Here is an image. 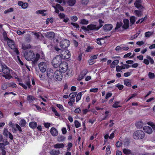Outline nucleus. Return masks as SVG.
<instances>
[{
    "label": "nucleus",
    "instance_id": "obj_1",
    "mask_svg": "<svg viewBox=\"0 0 155 155\" xmlns=\"http://www.w3.org/2000/svg\"><path fill=\"white\" fill-rule=\"evenodd\" d=\"M25 58L28 61H31L34 63H36L40 58V54H37L35 56L33 52L31 50L25 51L24 53Z\"/></svg>",
    "mask_w": 155,
    "mask_h": 155
},
{
    "label": "nucleus",
    "instance_id": "obj_2",
    "mask_svg": "<svg viewBox=\"0 0 155 155\" xmlns=\"http://www.w3.org/2000/svg\"><path fill=\"white\" fill-rule=\"evenodd\" d=\"M55 49L59 53H60V55L62 59H68L70 57V53L68 51L66 50H61L58 48L57 47H55Z\"/></svg>",
    "mask_w": 155,
    "mask_h": 155
},
{
    "label": "nucleus",
    "instance_id": "obj_3",
    "mask_svg": "<svg viewBox=\"0 0 155 155\" xmlns=\"http://www.w3.org/2000/svg\"><path fill=\"white\" fill-rule=\"evenodd\" d=\"M62 58L60 55H56L53 59L52 62V64L54 67L58 68L61 63Z\"/></svg>",
    "mask_w": 155,
    "mask_h": 155
},
{
    "label": "nucleus",
    "instance_id": "obj_4",
    "mask_svg": "<svg viewBox=\"0 0 155 155\" xmlns=\"http://www.w3.org/2000/svg\"><path fill=\"white\" fill-rule=\"evenodd\" d=\"M3 73L5 74L3 76L5 79H10L12 78L10 74V71L8 68L5 65L2 70Z\"/></svg>",
    "mask_w": 155,
    "mask_h": 155
},
{
    "label": "nucleus",
    "instance_id": "obj_5",
    "mask_svg": "<svg viewBox=\"0 0 155 155\" xmlns=\"http://www.w3.org/2000/svg\"><path fill=\"white\" fill-rule=\"evenodd\" d=\"M145 134L143 131L140 130L135 131L133 134V137L135 139H140L144 137Z\"/></svg>",
    "mask_w": 155,
    "mask_h": 155
},
{
    "label": "nucleus",
    "instance_id": "obj_6",
    "mask_svg": "<svg viewBox=\"0 0 155 155\" xmlns=\"http://www.w3.org/2000/svg\"><path fill=\"white\" fill-rule=\"evenodd\" d=\"M7 43L8 46L12 49H14V51L17 54H19V52L17 49L16 48V45L14 41L13 40L8 39Z\"/></svg>",
    "mask_w": 155,
    "mask_h": 155
},
{
    "label": "nucleus",
    "instance_id": "obj_7",
    "mask_svg": "<svg viewBox=\"0 0 155 155\" xmlns=\"http://www.w3.org/2000/svg\"><path fill=\"white\" fill-rule=\"evenodd\" d=\"M60 71L61 72L65 73L67 70L68 68V64L65 62L61 63L59 66Z\"/></svg>",
    "mask_w": 155,
    "mask_h": 155
},
{
    "label": "nucleus",
    "instance_id": "obj_8",
    "mask_svg": "<svg viewBox=\"0 0 155 155\" xmlns=\"http://www.w3.org/2000/svg\"><path fill=\"white\" fill-rule=\"evenodd\" d=\"M54 77L55 80L60 81L62 80L63 77L62 74L60 71H57L54 73Z\"/></svg>",
    "mask_w": 155,
    "mask_h": 155
},
{
    "label": "nucleus",
    "instance_id": "obj_9",
    "mask_svg": "<svg viewBox=\"0 0 155 155\" xmlns=\"http://www.w3.org/2000/svg\"><path fill=\"white\" fill-rule=\"evenodd\" d=\"M70 44L69 41L67 40H64L62 41L60 43V46L63 48H65L68 47Z\"/></svg>",
    "mask_w": 155,
    "mask_h": 155
},
{
    "label": "nucleus",
    "instance_id": "obj_10",
    "mask_svg": "<svg viewBox=\"0 0 155 155\" xmlns=\"http://www.w3.org/2000/svg\"><path fill=\"white\" fill-rule=\"evenodd\" d=\"M38 67L40 71L42 72H45L46 71L47 69V65L45 62H40L38 64Z\"/></svg>",
    "mask_w": 155,
    "mask_h": 155
},
{
    "label": "nucleus",
    "instance_id": "obj_11",
    "mask_svg": "<svg viewBox=\"0 0 155 155\" xmlns=\"http://www.w3.org/2000/svg\"><path fill=\"white\" fill-rule=\"evenodd\" d=\"M147 59H144L143 60V63L147 65H148L150 62V63L151 64H153L154 61L153 60V59L149 56H147L146 57Z\"/></svg>",
    "mask_w": 155,
    "mask_h": 155
},
{
    "label": "nucleus",
    "instance_id": "obj_12",
    "mask_svg": "<svg viewBox=\"0 0 155 155\" xmlns=\"http://www.w3.org/2000/svg\"><path fill=\"white\" fill-rule=\"evenodd\" d=\"M47 75L49 78H52L54 76V71L51 68H48L47 71Z\"/></svg>",
    "mask_w": 155,
    "mask_h": 155
},
{
    "label": "nucleus",
    "instance_id": "obj_13",
    "mask_svg": "<svg viewBox=\"0 0 155 155\" xmlns=\"http://www.w3.org/2000/svg\"><path fill=\"white\" fill-rule=\"evenodd\" d=\"M3 134L4 136L6 137L9 136V137L11 140H12L13 139V137L11 133L8 132V130L7 129H5L3 131Z\"/></svg>",
    "mask_w": 155,
    "mask_h": 155
},
{
    "label": "nucleus",
    "instance_id": "obj_14",
    "mask_svg": "<svg viewBox=\"0 0 155 155\" xmlns=\"http://www.w3.org/2000/svg\"><path fill=\"white\" fill-rule=\"evenodd\" d=\"M141 0H136L134 4L137 8L140 9H142L143 8V7L141 5Z\"/></svg>",
    "mask_w": 155,
    "mask_h": 155
},
{
    "label": "nucleus",
    "instance_id": "obj_15",
    "mask_svg": "<svg viewBox=\"0 0 155 155\" xmlns=\"http://www.w3.org/2000/svg\"><path fill=\"white\" fill-rule=\"evenodd\" d=\"M103 28L104 30L106 32L111 30L113 28V26L111 24H107L104 26Z\"/></svg>",
    "mask_w": 155,
    "mask_h": 155
},
{
    "label": "nucleus",
    "instance_id": "obj_16",
    "mask_svg": "<svg viewBox=\"0 0 155 155\" xmlns=\"http://www.w3.org/2000/svg\"><path fill=\"white\" fill-rule=\"evenodd\" d=\"M143 130L144 132L148 134H151L152 133V129L148 126H145L143 127Z\"/></svg>",
    "mask_w": 155,
    "mask_h": 155
},
{
    "label": "nucleus",
    "instance_id": "obj_17",
    "mask_svg": "<svg viewBox=\"0 0 155 155\" xmlns=\"http://www.w3.org/2000/svg\"><path fill=\"white\" fill-rule=\"evenodd\" d=\"M124 25L122 26L123 28L124 29H127L129 27V21L128 19H125L123 20Z\"/></svg>",
    "mask_w": 155,
    "mask_h": 155
},
{
    "label": "nucleus",
    "instance_id": "obj_18",
    "mask_svg": "<svg viewBox=\"0 0 155 155\" xmlns=\"http://www.w3.org/2000/svg\"><path fill=\"white\" fill-rule=\"evenodd\" d=\"M18 4L19 6H21L22 8L24 9L26 8L28 6V4L27 3H23L21 1L18 2Z\"/></svg>",
    "mask_w": 155,
    "mask_h": 155
},
{
    "label": "nucleus",
    "instance_id": "obj_19",
    "mask_svg": "<svg viewBox=\"0 0 155 155\" xmlns=\"http://www.w3.org/2000/svg\"><path fill=\"white\" fill-rule=\"evenodd\" d=\"M87 28H88V31L97 30L99 29V28H97V27L96 25L93 24L89 25H87Z\"/></svg>",
    "mask_w": 155,
    "mask_h": 155
},
{
    "label": "nucleus",
    "instance_id": "obj_20",
    "mask_svg": "<svg viewBox=\"0 0 155 155\" xmlns=\"http://www.w3.org/2000/svg\"><path fill=\"white\" fill-rule=\"evenodd\" d=\"M50 132L52 135L54 137L57 136L58 134V130L54 127L51 129Z\"/></svg>",
    "mask_w": 155,
    "mask_h": 155
},
{
    "label": "nucleus",
    "instance_id": "obj_21",
    "mask_svg": "<svg viewBox=\"0 0 155 155\" xmlns=\"http://www.w3.org/2000/svg\"><path fill=\"white\" fill-rule=\"evenodd\" d=\"M65 144L63 143H57L54 146V147L55 149L63 148Z\"/></svg>",
    "mask_w": 155,
    "mask_h": 155
},
{
    "label": "nucleus",
    "instance_id": "obj_22",
    "mask_svg": "<svg viewBox=\"0 0 155 155\" xmlns=\"http://www.w3.org/2000/svg\"><path fill=\"white\" fill-rule=\"evenodd\" d=\"M146 124V123H144L142 121H140L137 122L135 125L137 128L140 129L142 128L143 126Z\"/></svg>",
    "mask_w": 155,
    "mask_h": 155
},
{
    "label": "nucleus",
    "instance_id": "obj_23",
    "mask_svg": "<svg viewBox=\"0 0 155 155\" xmlns=\"http://www.w3.org/2000/svg\"><path fill=\"white\" fill-rule=\"evenodd\" d=\"M87 74V70H83L79 76V79L80 80L82 79Z\"/></svg>",
    "mask_w": 155,
    "mask_h": 155
},
{
    "label": "nucleus",
    "instance_id": "obj_24",
    "mask_svg": "<svg viewBox=\"0 0 155 155\" xmlns=\"http://www.w3.org/2000/svg\"><path fill=\"white\" fill-rule=\"evenodd\" d=\"M116 71L117 72H121V70L122 69H124L125 68L124 66L121 65L119 66L117 65L116 66Z\"/></svg>",
    "mask_w": 155,
    "mask_h": 155
},
{
    "label": "nucleus",
    "instance_id": "obj_25",
    "mask_svg": "<svg viewBox=\"0 0 155 155\" xmlns=\"http://www.w3.org/2000/svg\"><path fill=\"white\" fill-rule=\"evenodd\" d=\"M22 47L23 49L26 50L27 49L30 48L31 46L29 44L23 43L22 44Z\"/></svg>",
    "mask_w": 155,
    "mask_h": 155
},
{
    "label": "nucleus",
    "instance_id": "obj_26",
    "mask_svg": "<svg viewBox=\"0 0 155 155\" xmlns=\"http://www.w3.org/2000/svg\"><path fill=\"white\" fill-rule=\"evenodd\" d=\"M29 125L30 127L33 129L36 128L37 126V123L35 122H30L29 123Z\"/></svg>",
    "mask_w": 155,
    "mask_h": 155
},
{
    "label": "nucleus",
    "instance_id": "obj_27",
    "mask_svg": "<svg viewBox=\"0 0 155 155\" xmlns=\"http://www.w3.org/2000/svg\"><path fill=\"white\" fill-rule=\"evenodd\" d=\"M119 62V61L118 60H115L114 61L111 63L110 65V67L112 68H114L115 66L117 65Z\"/></svg>",
    "mask_w": 155,
    "mask_h": 155
},
{
    "label": "nucleus",
    "instance_id": "obj_28",
    "mask_svg": "<svg viewBox=\"0 0 155 155\" xmlns=\"http://www.w3.org/2000/svg\"><path fill=\"white\" fill-rule=\"evenodd\" d=\"M46 36L49 38H54V33L53 32H50L46 33Z\"/></svg>",
    "mask_w": 155,
    "mask_h": 155
},
{
    "label": "nucleus",
    "instance_id": "obj_29",
    "mask_svg": "<svg viewBox=\"0 0 155 155\" xmlns=\"http://www.w3.org/2000/svg\"><path fill=\"white\" fill-rule=\"evenodd\" d=\"M50 153L52 155H58L60 153L59 150H51L50 152Z\"/></svg>",
    "mask_w": 155,
    "mask_h": 155
},
{
    "label": "nucleus",
    "instance_id": "obj_30",
    "mask_svg": "<svg viewBox=\"0 0 155 155\" xmlns=\"http://www.w3.org/2000/svg\"><path fill=\"white\" fill-rule=\"evenodd\" d=\"M46 11L44 10H38L36 12V13L38 15L41 14L43 16H45L46 14L45 13Z\"/></svg>",
    "mask_w": 155,
    "mask_h": 155
},
{
    "label": "nucleus",
    "instance_id": "obj_31",
    "mask_svg": "<svg viewBox=\"0 0 155 155\" xmlns=\"http://www.w3.org/2000/svg\"><path fill=\"white\" fill-rule=\"evenodd\" d=\"M76 0H68L67 2L69 6H73L75 4Z\"/></svg>",
    "mask_w": 155,
    "mask_h": 155
},
{
    "label": "nucleus",
    "instance_id": "obj_32",
    "mask_svg": "<svg viewBox=\"0 0 155 155\" xmlns=\"http://www.w3.org/2000/svg\"><path fill=\"white\" fill-rule=\"evenodd\" d=\"M65 137L63 136H59L57 137V140L59 142H63L64 141Z\"/></svg>",
    "mask_w": 155,
    "mask_h": 155
},
{
    "label": "nucleus",
    "instance_id": "obj_33",
    "mask_svg": "<svg viewBox=\"0 0 155 155\" xmlns=\"http://www.w3.org/2000/svg\"><path fill=\"white\" fill-rule=\"evenodd\" d=\"M130 25L132 26L134 24L136 21L135 17L134 16H131L130 17Z\"/></svg>",
    "mask_w": 155,
    "mask_h": 155
},
{
    "label": "nucleus",
    "instance_id": "obj_34",
    "mask_svg": "<svg viewBox=\"0 0 155 155\" xmlns=\"http://www.w3.org/2000/svg\"><path fill=\"white\" fill-rule=\"evenodd\" d=\"M124 84L128 87H131V84L130 82V81L128 79H125L124 81Z\"/></svg>",
    "mask_w": 155,
    "mask_h": 155
},
{
    "label": "nucleus",
    "instance_id": "obj_35",
    "mask_svg": "<svg viewBox=\"0 0 155 155\" xmlns=\"http://www.w3.org/2000/svg\"><path fill=\"white\" fill-rule=\"evenodd\" d=\"M82 93V92H80L79 93L77 94L76 99V102H78L81 99Z\"/></svg>",
    "mask_w": 155,
    "mask_h": 155
},
{
    "label": "nucleus",
    "instance_id": "obj_36",
    "mask_svg": "<svg viewBox=\"0 0 155 155\" xmlns=\"http://www.w3.org/2000/svg\"><path fill=\"white\" fill-rule=\"evenodd\" d=\"M129 143V141L127 139H125L122 143V145L124 147H126L128 146Z\"/></svg>",
    "mask_w": 155,
    "mask_h": 155
},
{
    "label": "nucleus",
    "instance_id": "obj_37",
    "mask_svg": "<svg viewBox=\"0 0 155 155\" xmlns=\"http://www.w3.org/2000/svg\"><path fill=\"white\" fill-rule=\"evenodd\" d=\"M153 34V32L147 31L144 34L145 36L147 38H148L152 36Z\"/></svg>",
    "mask_w": 155,
    "mask_h": 155
},
{
    "label": "nucleus",
    "instance_id": "obj_38",
    "mask_svg": "<svg viewBox=\"0 0 155 155\" xmlns=\"http://www.w3.org/2000/svg\"><path fill=\"white\" fill-rule=\"evenodd\" d=\"M19 124L21 126L24 127L26 125V122L25 120L22 119L20 120Z\"/></svg>",
    "mask_w": 155,
    "mask_h": 155
},
{
    "label": "nucleus",
    "instance_id": "obj_39",
    "mask_svg": "<svg viewBox=\"0 0 155 155\" xmlns=\"http://www.w3.org/2000/svg\"><path fill=\"white\" fill-rule=\"evenodd\" d=\"M89 21L84 19H81L80 23L83 25H87Z\"/></svg>",
    "mask_w": 155,
    "mask_h": 155
},
{
    "label": "nucleus",
    "instance_id": "obj_40",
    "mask_svg": "<svg viewBox=\"0 0 155 155\" xmlns=\"http://www.w3.org/2000/svg\"><path fill=\"white\" fill-rule=\"evenodd\" d=\"M74 123V124L76 128H78L80 127L81 126V124L77 120H75Z\"/></svg>",
    "mask_w": 155,
    "mask_h": 155
},
{
    "label": "nucleus",
    "instance_id": "obj_41",
    "mask_svg": "<svg viewBox=\"0 0 155 155\" xmlns=\"http://www.w3.org/2000/svg\"><path fill=\"white\" fill-rule=\"evenodd\" d=\"M35 99V98L33 96L28 95L27 96V100L29 102H31Z\"/></svg>",
    "mask_w": 155,
    "mask_h": 155
},
{
    "label": "nucleus",
    "instance_id": "obj_42",
    "mask_svg": "<svg viewBox=\"0 0 155 155\" xmlns=\"http://www.w3.org/2000/svg\"><path fill=\"white\" fill-rule=\"evenodd\" d=\"M120 103L119 101H115L112 105V107L114 108H117L118 107H121V106L118 105V104Z\"/></svg>",
    "mask_w": 155,
    "mask_h": 155
},
{
    "label": "nucleus",
    "instance_id": "obj_43",
    "mask_svg": "<svg viewBox=\"0 0 155 155\" xmlns=\"http://www.w3.org/2000/svg\"><path fill=\"white\" fill-rule=\"evenodd\" d=\"M123 152L125 154L127 155L131 153V151L130 150L128 149H124Z\"/></svg>",
    "mask_w": 155,
    "mask_h": 155
},
{
    "label": "nucleus",
    "instance_id": "obj_44",
    "mask_svg": "<svg viewBox=\"0 0 155 155\" xmlns=\"http://www.w3.org/2000/svg\"><path fill=\"white\" fill-rule=\"evenodd\" d=\"M77 94V92L72 93L70 94L69 96L70 97L71 99H72L73 98H74L76 97Z\"/></svg>",
    "mask_w": 155,
    "mask_h": 155
},
{
    "label": "nucleus",
    "instance_id": "obj_45",
    "mask_svg": "<svg viewBox=\"0 0 155 155\" xmlns=\"http://www.w3.org/2000/svg\"><path fill=\"white\" fill-rule=\"evenodd\" d=\"M122 25V23L120 22H117L116 27L115 28V30L118 29Z\"/></svg>",
    "mask_w": 155,
    "mask_h": 155
},
{
    "label": "nucleus",
    "instance_id": "obj_46",
    "mask_svg": "<svg viewBox=\"0 0 155 155\" xmlns=\"http://www.w3.org/2000/svg\"><path fill=\"white\" fill-rule=\"evenodd\" d=\"M70 24L73 26L74 28H79V25L76 23L71 22Z\"/></svg>",
    "mask_w": 155,
    "mask_h": 155
},
{
    "label": "nucleus",
    "instance_id": "obj_47",
    "mask_svg": "<svg viewBox=\"0 0 155 155\" xmlns=\"http://www.w3.org/2000/svg\"><path fill=\"white\" fill-rule=\"evenodd\" d=\"M110 147L109 146H108L107 147L106 149V154L107 155L110 154L111 153L110 151Z\"/></svg>",
    "mask_w": 155,
    "mask_h": 155
},
{
    "label": "nucleus",
    "instance_id": "obj_48",
    "mask_svg": "<svg viewBox=\"0 0 155 155\" xmlns=\"http://www.w3.org/2000/svg\"><path fill=\"white\" fill-rule=\"evenodd\" d=\"M98 21L99 23V26H97V28H99V29L100 28L103 26V24H104V21L101 19L99 20Z\"/></svg>",
    "mask_w": 155,
    "mask_h": 155
},
{
    "label": "nucleus",
    "instance_id": "obj_49",
    "mask_svg": "<svg viewBox=\"0 0 155 155\" xmlns=\"http://www.w3.org/2000/svg\"><path fill=\"white\" fill-rule=\"evenodd\" d=\"M115 86L118 87L119 90H122L124 88V86L119 83L116 84Z\"/></svg>",
    "mask_w": 155,
    "mask_h": 155
},
{
    "label": "nucleus",
    "instance_id": "obj_50",
    "mask_svg": "<svg viewBox=\"0 0 155 155\" xmlns=\"http://www.w3.org/2000/svg\"><path fill=\"white\" fill-rule=\"evenodd\" d=\"M149 78L150 79L153 78L155 77V75L153 73L149 72L148 74Z\"/></svg>",
    "mask_w": 155,
    "mask_h": 155
},
{
    "label": "nucleus",
    "instance_id": "obj_51",
    "mask_svg": "<svg viewBox=\"0 0 155 155\" xmlns=\"http://www.w3.org/2000/svg\"><path fill=\"white\" fill-rule=\"evenodd\" d=\"M56 106L59 108L61 111H64V108L62 105L59 104H56Z\"/></svg>",
    "mask_w": 155,
    "mask_h": 155
},
{
    "label": "nucleus",
    "instance_id": "obj_52",
    "mask_svg": "<svg viewBox=\"0 0 155 155\" xmlns=\"http://www.w3.org/2000/svg\"><path fill=\"white\" fill-rule=\"evenodd\" d=\"M17 61L18 63L20 64L21 65H23V63L21 61L19 56H18L17 57Z\"/></svg>",
    "mask_w": 155,
    "mask_h": 155
},
{
    "label": "nucleus",
    "instance_id": "obj_53",
    "mask_svg": "<svg viewBox=\"0 0 155 155\" xmlns=\"http://www.w3.org/2000/svg\"><path fill=\"white\" fill-rule=\"evenodd\" d=\"M140 34V32H138L136 34H135L134 35H133L130 38L131 39H134L136 38H137L138 36L139 35V34Z\"/></svg>",
    "mask_w": 155,
    "mask_h": 155
},
{
    "label": "nucleus",
    "instance_id": "obj_54",
    "mask_svg": "<svg viewBox=\"0 0 155 155\" xmlns=\"http://www.w3.org/2000/svg\"><path fill=\"white\" fill-rule=\"evenodd\" d=\"M71 21L73 22L76 21L78 19V17L76 16H72L70 18Z\"/></svg>",
    "mask_w": 155,
    "mask_h": 155
},
{
    "label": "nucleus",
    "instance_id": "obj_55",
    "mask_svg": "<svg viewBox=\"0 0 155 155\" xmlns=\"http://www.w3.org/2000/svg\"><path fill=\"white\" fill-rule=\"evenodd\" d=\"M148 125L150 126L153 129L155 128V124L152 122H149L147 123Z\"/></svg>",
    "mask_w": 155,
    "mask_h": 155
},
{
    "label": "nucleus",
    "instance_id": "obj_56",
    "mask_svg": "<svg viewBox=\"0 0 155 155\" xmlns=\"http://www.w3.org/2000/svg\"><path fill=\"white\" fill-rule=\"evenodd\" d=\"M13 8H11L9 9L5 10L4 12V13L5 14H6L9 12H13Z\"/></svg>",
    "mask_w": 155,
    "mask_h": 155
},
{
    "label": "nucleus",
    "instance_id": "obj_57",
    "mask_svg": "<svg viewBox=\"0 0 155 155\" xmlns=\"http://www.w3.org/2000/svg\"><path fill=\"white\" fill-rule=\"evenodd\" d=\"M115 50L116 51H122V46L121 47L120 46H117L115 48Z\"/></svg>",
    "mask_w": 155,
    "mask_h": 155
},
{
    "label": "nucleus",
    "instance_id": "obj_58",
    "mask_svg": "<svg viewBox=\"0 0 155 155\" xmlns=\"http://www.w3.org/2000/svg\"><path fill=\"white\" fill-rule=\"evenodd\" d=\"M56 6L57 7V8L60 11H63L64 10L63 8L61 7V5L58 4H57L56 5Z\"/></svg>",
    "mask_w": 155,
    "mask_h": 155
},
{
    "label": "nucleus",
    "instance_id": "obj_59",
    "mask_svg": "<svg viewBox=\"0 0 155 155\" xmlns=\"http://www.w3.org/2000/svg\"><path fill=\"white\" fill-rule=\"evenodd\" d=\"M136 15L138 16H140L141 15V12L140 11L135 10L134 12Z\"/></svg>",
    "mask_w": 155,
    "mask_h": 155
},
{
    "label": "nucleus",
    "instance_id": "obj_60",
    "mask_svg": "<svg viewBox=\"0 0 155 155\" xmlns=\"http://www.w3.org/2000/svg\"><path fill=\"white\" fill-rule=\"evenodd\" d=\"M19 84L22 87L25 89H26L27 88V87L26 85L24 84L21 82H19Z\"/></svg>",
    "mask_w": 155,
    "mask_h": 155
},
{
    "label": "nucleus",
    "instance_id": "obj_61",
    "mask_svg": "<svg viewBox=\"0 0 155 155\" xmlns=\"http://www.w3.org/2000/svg\"><path fill=\"white\" fill-rule=\"evenodd\" d=\"M9 86L12 87L13 88H16V85L14 83L12 82L9 84Z\"/></svg>",
    "mask_w": 155,
    "mask_h": 155
},
{
    "label": "nucleus",
    "instance_id": "obj_62",
    "mask_svg": "<svg viewBox=\"0 0 155 155\" xmlns=\"http://www.w3.org/2000/svg\"><path fill=\"white\" fill-rule=\"evenodd\" d=\"M98 89L97 88H93L90 89V91L91 92L96 93L97 92Z\"/></svg>",
    "mask_w": 155,
    "mask_h": 155
},
{
    "label": "nucleus",
    "instance_id": "obj_63",
    "mask_svg": "<svg viewBox=\"0 0 155 155\" xmlns=\"http://www.w3.org/2000/svg\"><path fill=\"white\" fill-rule=\"evenodd\" d=\"M74 113L76 114H80L81 113V110L80 108H76L74 110Z\"/></svg>",
    "mask_w": 155,
    "mask_h": 155
},
{
    "label": "nucleus",
    "instance_id": "obj_64",
    "mask_svg": "<svg viewBox=\"0 0 155 155\" xmlns=\"http://www.w3.org/2000/svg\"><path fill=\"white\" fill-rule=\"evenodd\" d=\"M121 145H122V142H121V141H118L117 142L116 144V146L117 147H120Z\"/></svg>",
    "mask_w": 155,
    "mask_h": 155
}]
</instances>
